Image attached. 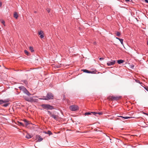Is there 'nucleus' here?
<instances>
[{
	"instance_id": "nucleus-31",
	"label": "nucleus",
	"mask_w": 148,
	"mask_h": 148,
	"mask_svg": "<svg viewBox=\"0 0 148 148\" xmlns=\"http://www.w3.org/2000/svg\"><path fill=\"white\" fill-rule=\"evenodd\" d=\"M43 34H42V35H40V38H43L44 37V36H43Z\"/></svg>"
},
{
	"instance_id": "nucleus-36",
	"label": "nucleus",
	"mask_w": 148,
	"mask_h": 148,
	"mask_svg": "<svg viewBox=\"0 0 148 148\" xmlns=\"http://www.w3.org/2000/svg\"><path fill=\"white\" fill-rule=\"evenodd\" d=\"M2 5V3L0 1V7H1Z\"/></svg>"
},
{
	"instance_id": "nucleus-24",
	"label": "nucleus",
	"mask_w": 148,
	"mask_h": 148,
	"mask_svg": "<svg viewBox=\"0 0 148 148\" xmlns=\"http://www.w3.org/2000/svg\"><path fill=\"white\" fill-rule=\"evenodd\" d=\"M47 134H49V135L52 134V132L50 131H47Z\"/></svg>"
},
{
	"instance_id": "nucleus-5",
	"label": "nucleus",
	"mask_w": 148,
	"mask_h": 148,
	"mask_svg": "<svg viewBox=\"0 0 148 148\" xmlns=\"http://www.w3.org/2000/svg\"><path fill=\"white\" fill-rule=\"evenodd\" d=\"M121 98V97L120 96H113V100H118L120 99Z\"/></svg>"
},
{
	"instance_id": "nucleus-38",
	"label": "nucleus",
	"mask_w": 148,
	"mask_h": 148,
	"mask_svg": "<svg viewBox=\"0 0 148 148\" xmlns=\"http://www.w3.org/2000/svg\"><path fill=\"white\" fill-rule=\"evenodd\" d=\"M47 12H48V13H49V12H50V10H47Z\"/></svg>"
},
{
	"instance_id": "nucleus-15",
	"label": "nucleus",
	"mask_w": 148,
	"mask_h": 148,
	"mask_svg": "<svg viewBox=\"0 0 148 148\" xmlns=\"http://www.w3.org/2000/svg\"><path fill=\"white\" fill-rule=\"evenodd\" d=\"M117 62L119 64H120L123 63L124 61L122 60H119L117 61Z\"/></svg>"
},
{
	"instance_id": "nucleus-1",
	"label": "nucleus",
	"mask_w": 148,
	"mask_h": 148,
	"mask_svg": "<svg viewBox=\"0 0 148 148\" xmlns=\"http://www.w3.org/2000/svg\"><path fill=\"white\" fill-rule=\"evenodd\" d=\"M53 95L50 93H48L46 97H43V98L41 99L44 100H47L53 99Z\"/></svg>"
},
{
	"instance_id": "nucleus-9",
	"label": "nucleus",
	"mask_w": 148,
	"mask_h": 148,
	"mask_svg": "<svg viewBox=\"0 0 148 148\" xmlns=\"http://www.w3.org/2000/svg\"><path fill=\"white\" fill-rule=\"evenodd\" d=\"M9 101L8 99H5L4 100H0V104H2L3 103H6Z\"/></svg>"
},
{
	"instance_id": "nucleus-30",
	"label": "nucleus",
	"mask_w": 148,
	"mask_h": 148,
	"mask_svg": "<svg viewBox=\"0 0 148 148\" xmlns=\"http://www.w3.org/2000/svg\"><path fill=\"white\" fill-rule=\"evenodd\" d=\"M24 121L26 122V125H28L29 124L28 122L26 120H25Z\"/></svg>"
},
{
	"instance_id": "nucleus-14",
	"label": "nucleus",
	"mask_w": 148,
	"mask_h": 148,
	"mask_svg": "<svg viewBox=\"0 0 148 148\" xmlns=\"http://www.w3.org/2000/svg\"><path fill=\"white\" fill-rule=\"evenodd\" d=\"M119 117H120L123 118L125 119H130V118H132V117H128V116L123 117V116H120Z\"/></svg>"
},
{
	"instance_id": "nucleus-18",
	"label": "nucleus",
	"mask_w": 148,
	"mask_h": 148,
	"mask_svg": "<svg viewBox=\"0 0 148 148\" xmlns=\"http://www.w3.org/2000/svg\"><path fill=\"white\" fill-rule=\"evenodd\" d=\"M113 96H110L108 97V99L109 100H113Z\"/></svg>"
},
{
	"instance_id": "nucleus-41",
	"label": "nucleus",
	"mask_w": 148,
	"mask_h": 148,
	"mask_svg": "<svg viewBox=\"0 0 148 148\" xmlns=\"http://www.w3.org/2000/svg\"><path fill=\"white\" fill-rule=\"evenodd\" d=\"M147 45H148V40L147 41Z\"/></svg>"
},
{
	"instance_id": "nucleus-10",
	"label": "nucleus",
	"mask_w": 148,
	"mask_h": 148,
	"mask_svg": "<svg viewBox=\"0 0 148 148\" xmlns=\"http://www.w3.org/2000/svg\"><path fill=\"white\" fill-rule=\"evenodd\" d=\"M23 89H24V91L23 92L25 93L28 96H29L31 95V94L26 88H24Z\"/></svg>"
},
{
	"instance_id": "nucleus-29",
	"label": "nucleus",
	"mask_w": 148,
	"mask_h": 148,
	"mask_svg": "<svg viewBox=\"0 0 148 148\" xmlns=\"http://www.w3.org/2000/svg\"><path fill=\"white\" fill-rule=\"evenodd\" d=\"M9 104V103H6L3 105V106L5 107H7L8 105Z\"/></svg>"
},
{
	"instance_id": "nucleus-7",
	"label": "nucleus",
	"mask_w": 148,
	"mask_h": 148,
	"mask_svg": "<svg viewBox=\"0 0 148 148\" xmlns=\"http://www.w3.org/2000/svg\"><path fill=\"white\" fill-rule=\"evenodd\" d=\"M115 60H112L111 62H109L107 63V64L108 66H110L111 65H114L115 64Z\"/></svg>"
},
{
	"instance_id": "nucleus-33",
	"label": "nucleus",
	"mask_w": 148,
	"mask_h": 148,
	"mask_svg": "<svg viewBox=\"0 0 148 148\" xmlns=\"http://www.w3.org/2000/svg\"><path fill=\"white\" fill-rule=\"evenodd\" d=\"M145 88L148 91V87H145Z\"/></svg>"
},
{
	"instance_id": "nucleus-17",
	"label": "nucleus",
	"mask_w": 148,
	"mask_h": 148,
	"mask_svg": "<svg viewBox=\"0 0 148 148\" xmlns=\"http://www.w3.org/2000/svg\"><path fill=\"white\" fill-rule=\"evenodd\" d=\"M0 21L3 24V25L5 26V21L3 19H1L0 20Z\"/></svg>"
},
{
	"instance_id": "nucleus-37",
	"label": "nucleus",
	"mask_w": 148,
	"mask_h": 148,
	"mask_svg": "<svg viewBox=\"0 0 148 148\" xmlns=\"http://www.w3.org/2000/svg\"><path fill=\"white\" fill-rule=\"evenodd\" d=\"M134 67V66L133 65H132V68H133Z\"/></svg>"
},
{
	"instance_id": "nucleus-42",
	"label": "nucleus",
	"mask_w": 148,
	"mask_h": 148,
	"mask_svg": "<svg viewBox=\"0 0 148 148\" xmlns=\"http://www.w3.org/2000/svg\"><path fill=\"white\" fill-rule=\"evenodd\" d=\"M34 12L35 13H36V11H35Z\"/></svg>"
},
{
	"instance_id": "nucleus-21",
	"label": "nucleus",
	"mask_w": 148,
	"mask_h": 148,
	"mask_svg": "<svg viewBox=\"0 0 148 148\" xmlns=\"http://www.w3.org/2000/svg\"><path fill=\"white\" fill-rule=\"evenodd\" d=\"M29 49L32 52L33 51H34L33 50V48L32 47H29Z\"/></svg>"
},
{
	"instance_id": "nucleus-3",
	"label": "nucleus",
	"mask_w": 148,
	"mask_h": 148,
	"mask_svg": "<svg viewBox=\"0 0 148 148\" xmlns=\"http://www.w3.org/2000/svg\"><path fill=\"white\" fill-rule=\"evenodd\" d=\"M42 106L45 109L51 110L53 108V106L49 104H43Z\"/></svg>"
},
{
	"instance_id": "nucleus-35",
	"label": "nucleus",
	"mask_w": 148,
	"mask_h": 148,
	"mask_svg": "<svg viewBox=\"0 0 148 148\" xmlns=\"http://www.w3.org/2000/svg\"><path fill=\"white\" fill-rule=\"evenodd\" d=\"M143 113L144 114H145L147 115H148V114H147V113H145V112H143Z\"/></svg>"
},
{
	"instance_id": "nucleus-22",
	"label": "nucleus",
	"mask_w": 148,
	"mask_h": 148,
	"mask_svg": "<svg viewBox=\"0 0 148 148\" xmlns=\"http://www.w3.org/2000/svg\"><path fill=\"white\" fill-rule=\"evenodd\" d=\"M18 124L19 125L24 126V125H23V123H22L20 122H18Z\"/></svg>"
},
{
	"instance_id": "nucleus-20",
	"label": "nucleus",
	"mask_w": 148,
	"mask_h": 148,
	"mask_svg": "<svg viewBox=\"0 0 148 148\" xmlns=\"http://www.w3.org/2000/svg\"><path fill=\"white\" fill-rule=\"evenodd\" d=\"M38 34L39 35H41L42 34H44L43 32L42 31H40L38 32Z\"/></svg>"
},
{
	"instance_id": "nucleus-13",
	"label": "nucleus",
	"mask_w": 148,
	"mask_h": 148,
	"mask_svg": "<svg viewBox=\"0 0 148 148\" xmlns=\"http://www.w3.org/2000/svg\"><path fill=\"white\" fill-rule=\"evenodd\" d=\"M26 138L27 139H29L32 137V136L29 134H27L25 136Z\"/></svg>"
},
{
	"instance_id": "nucleus-8",
	"label": "nucleus",
	"mask_w": 148,
	"mask_h": 148,
	"mask_svg": "<svg viewBox=\"0 0 148 148\" xmlns=\"http://www.w3.org/2000/svg\"><path fill=\"white\" fill-rule=\"evenodd\" d=\"M25 99L29 102H32L33 101V99L31 98H28V97H25Z\"/></svg>"
},
{
	"instance_id": "nucleus-2",
	"label": "nucleus",
	"mask_w": 148,
	"mask_h": 148,
	"mask_svg": "<svg viewBox=\"0 0 148 148\" xmlns=\"http://www.w3.org/2000/svg\"><path fill=\"white\" fill-rule=\"evenodd\" d=\"M69 109L72 111H75L79 109V107L76 105H73L70 106Z\"/></svg>"
},
{
	"instance_id": "nucleus-12",
	"label": "nucleus",
	"mask_w": 148,
	"mask_h": 148,
	"mask_svg": "<svg viewBox=\"0 0 148 148\" xmlns=\"http://www.w3.org/2000/svg\"><path fill=\"white\" fill-rule=\"evenodd\" d=\"M18 13L16 12H14V17L16 18L17 19L18 18Z\"/></svg>"
},
{
	"instance_id": "nucleus-16",
	"label": "nucleus",
	"mask_w": 148,
	"mask_h": 148,
	"mask_svg": "<svg viewBox=\"0 0 148 148\" xmlns=\"http://www.w3.org/2000/svg\"><path fill=\"white\" fill-rule=\"evenodd\" d=\"M116 39H118L119 40V41H120V42H121V44L122 45H123V40L122 39L120 38H118L117 37H116Z\"/></svg>"
},
{
	"instance_id": "nucleus-25",
	"label": "nucleus",
	"mask_w": 148,
	"mask_h": 148,
	"mask_svg": "<svg viewBox=\"0 0 148 148\" xmlns=\"http://www.w3.org/2000/svg\"><path fill=\"white\" fill-rule=\"evenodd\" d=\"M116 35L117 36H119L121 35V34L119 32H117L116 33Z\"/></svg>"
},
{
	"instance_id": "nucleus-19",
	"label": "nucleus",
	"mask_w": 148,
	"mask_h": 148,
	"mask_svg": "<svg viewBox=\"0 0 148 148\" xmlns=\"http://www.w3.org/2000/svg\"><path fill=\"white\" fill-rule=\"evenodd\" d=\"M19 88L21 90H22L23 91H24V89L23 88H25L23 86L19 87Z\"/></svg>"
},
{
	"instance_id": "nucleus-23",
	"label": "nucleus",
	"mask_w": 148,
	"mask_h": 148,
	"mask_svg": "<svg viewBox=\"0 0 148 148\" xmlns=\"http://www.w3.org/2000/svg\"><path fill=\"white\" fill-rule=\"evenodd\" d=\"M91 113H92L94 115L97 116V112H92Z\"/></svg>"
},
{
	"instance_id": "nucleus-32",
	"label": "nucleus",
	"mask_w": 148,
	"mask_h": 148,
	"mask_svg": "<svg viewBox=\"0 0 148 148\" xmlns=\"http://www.w3.org/2000/svg\"><path fill=\"white\" fill-rule=\"evenodd\" d=\"M104 59V58H99V59L100 60H103Z\"/></svg>"
},
{
	"instance_id": "nucleus-28",
	"label": "nucleus",
	"mask_w": 148,
	"mask_h": 148,
	"mask_svg": "<svg viewBox=\"0 0 148 148\" xmlns=\"http://www.w3.org/2000/svg\"><path fill=\"white\" fill-rule=\"evenodd\" d=\"M24 52L27 55H28V52L26 50H25Z\"/></svg>"
},
{
	"instance_id": "nucleus-6",
	"label": "nucleus",
	"mask_w": 148,
	"mask_h": 148,
	"mask_svg": "<svg viewBox=\"0 0 148 148\" xmlns=\"http://www.w3.org/2000/svg\"><path fill=\"white\" fill-rule=\"evenodd\" d=\"M36 139L37 140V141L38 142H40L43 140V138L39 135H36Z\"/></svg>"
},
{
	"instance_id": "nucleus-26",
	"label": "nucleus",
	"mask_w": 148,
	"mask_h": 148,
	"mask_svg": "<svg viewBox=\"0 0 148 148\" xmlns=\"http://www.w3.org/2000/svg\"><path fill=\"white\" fill-rule=\"evenodd\" d=\"M103 113L102 112H97V116L99 115H101Z\"/></svg>"
},
{
	"instance_id": "nucleus-27",
	"label": "nucleus",
	"mask_w": 148,
	"mask_h": 148,
	"mask_svg": "<svg viewBox=\"0 0 148 148\" xmlns=\"http://www.w3.org/2000/svg\"><path fill=\"white\" fill-rule=\"evenodd\" d=\"M91 112H86L85 113V115H89L91 114Z\"/></svg>"
},
{
	"instance_id": "nucleus-40",
	"label": "nucleus",
	"mask_w": 148,
	"mask_h": 148,
	"mask_svg": "<svg viewBox=\"0 0 148 148\" xmlns=\"http://www.w3.org/2000/svg\"><path fill=\"white\" fill-rule=\"evenodd\" d=\"M93 43L95 44H96V42H93Z\"/></svg>"
},
{
	"instance_id": "nucleus-4",
	"label": "nucleus",
	"mask_w": 148,
	"mask_h": 148,
	"mask_svg": "<svg viewBox=\"0 0 148 148\" xmlns=\"http://www.w3.org/2000/svg\"><path fill=\"white\" fill-rule=\"evenodd\" d=\"M48 112L50 113V115L51 116L53 117L55 119L57 120L58 119V116L56 115H54L53 114H52L49 111H48Z\"/></svg>"
},
{
	"instance_id": "nucleus-39",
	"label": "nucleus",
	"mask_w": 148,
	"mask_h": 148,
	"mask_svg": "<svg viewBox=\"0 0 148 148\" xmlns=\"http://www.w3.org/2000/svg\"><path fill=\"white\" fill-rule=\"evenodd\" d=\"M44 133L46 134H47V132H44Z\"/></svg>"
},
{
	"instance_id": "nucleus-34",
	"label": "nucleus",
	"mask_w": 148,
	"mask_h": 148,
	"mask_svg": "<svg viewBox=\"0 0 148 148\" xmlns=\"http://www.w3.org/2000/svg\"><path fill=\"white\" fill-rule=\"evenodd\" d=\"M145 1L146 3H148V0H145Z\"/></svg>"
},
{
	"instance_id": "nucleus-11",
	"label": "nucleus",
	"mask_w": 148,
	"mask_h": 148,
	"mask_svg": "<svg viewBox=\"0 0 148 148\" xmlns=\"http://www.w3.org/2000/svg\"><path fill=\"white\" fill-rule=\"evenodd\" d=\"M82 71L86 73H92L94 72V71H89L86 70V69L83 70Z\"/></svg>"
}]
</instances>
